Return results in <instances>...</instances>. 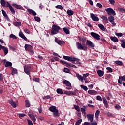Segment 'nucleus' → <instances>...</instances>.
<instances>
[{"instance_id": "27", "label": "nucleus", "mask_w": 125, "mask_h": 125, "mask_svg": "<svg viewBox=\"0 0 125 125\" xmlns=\"http://www.w3.org/2000/svg\"><path fill=\"white\" fill-rule=\"evenodd\" d=\"M121 42H122L121 46L122 47V48H125V39L124 40H120Z\"/></svg>"}, {"instance_id": "47", "label": "nucleus", "mask_w": 125, "mask_h": 125, "mask_svg": "<svg viewBox=\"0 0 125 125\" xmlns=\"http://www.w3.org/2000/svg\"><path fill=\"white\" fill-rule=\"evenodd\" d=\"M89 76V73H87L86 74H83V79H86L87 77Z\"/></svg>"}, {"instance_id": "34", "label": "nucleus", "mask_w": 125, "mask_h": 125, "mask_svg": "<svg viewBox=\"0 0 125 125\" xmlns=\"http://www.w3.org/2000/svg\"><path fill=\"white\" fill-rule=\"evenodd\" d=\"M99 114H100V111L99 110H97L95 112V118L96 119H98L99 116Z\"/></svg>"}, {"instance_id": "32", "label": "nucleus", "mask_w": 125, "mask_h": 125, "mask_svg": "<svg viewBox=\"0 0 125 125\" xmlns=\"http://www.w3.org/2000/svg\"><path fill=\"white\" fill-rule=\"evenodd\" d=\"M67 14L69 15V16H72V15L74 14V11L71 10H67Z\"/></svg>"}, {"instance_id": "12", "label": "nucleus", "mask_w": 125, "mask_h": 125, "mask_svg": "<svg viewBox=\"0 0 125 125\" xmlns=\"http://www.w3.org/2000/svg\"><path fill=\"white\" fill-rule=\"evenodd\" d=\"M55 42L58 43V44H59V45H62V44H65V42H64L63 41H61L57 38H55Z\"/></svg>"}, {"instance_id": "28", "label": "nucleus", "mask_w": 125, "mask_h": 125, "mask_svg": "<svg viewBox=\"0 0 125 125\" xmlns=\"http://www.w3.org/2000/svg\"><path fill=\"white\" fill-rule=\"evenodd\" d=\"M63 31L65 33L66 35H69L70 34V30L68 29L67 27H64L63 28Z\"/></svg>"}, {"instance_id": "51", "label": "nucleus", "mask_w": 125, "mask_h": 125, "mask_svg": "<svg viewBox=\"0 0 125 125\" xmlns=\"http://www.w3.org/2000/svg\"><path fill=\"white\" fill-rule=\"evenodd\" d=\"M10 38L13 39V40H16L17 39V37H16V36L14 35V34H11L10 35Z\"/></svg>"}, {"instance_id": "2", "label": "nucleus", "mask_w": 125, "mask_h": 125, "mask_svg": "<svg viewBox=\"0 0 125 125\" xmlns=\"http://www.w3.org/2000/svg\"><path fill=\"white\" fill-rule=\"evenodd\" d=\"M49 110L50 112H52V113H53L54 118H56L57 117H59V116H60V114L59 113L58 109H56V106H50L49 108Z\"/></svg>"}, {"instance_id": "40", "label": "nucleus", "mask_w": 125, "mask_h": 125, "mask_svg": "<svg viewBox=\"0 0 125 125\" xmlns=\"http://www.w3.org/2000/svg\"><path fill=\"white\" fill-rule=\"evenodd\" d=\"M25 102H26V107H30V105H31V104L30 103V101H29L28 100H26L25 101Z\"/></svg>"}, {"instance_id": "11", "label": "nucleus", "mask_w": 125, "mask_h": 125, "mask_svg": "<svg viewBox=\"0 0 125 125\" xmlns=\"http://www.w3.org/2000/svg\"><path fill=\"white\" fill-rule=\"evenodd\" d=\"M86 46H89L90 47L93 48L95 45L90 40H86Z\"/></svg>"}, {"instance_id": "50", "label": "nucleus", "mask_w": 125, "mask_h": 125, "mask_svg": "<svg viewBox=\"0 0 125 125\" xmlns=\"http://www.w3.org/2000/svg\"><path fill=\"white\" fill-rule=\"evenodd\" d=\"M74 107L77 112H80V107L78 105H74Z\"/></svg>"}, {"instance_id": "22", "label": "nucleus", "mask_w": 125, "mask_h": 125, "mask_svg": "<svg viewBox=\"0 0 125 125\" xmlns=\"http://www.w3.org/2000/svg\"><path fill=\"white\" fill-rule=\"evenodd\" d=\"M88 93L91 95H96V94H97V91L94 90H90L88 91Z\"/></svg>"}, {"instance_id": "3", "label": "nucleus", "mask_w": 125, "mask_h": 125, "mask_svg": "<svg viewBox=\"0 0 125 125\" xmlns=\"http://www.w3.org/2000/svg\"><path fill=\"white\" fill-rule=\"evenodd\" d=\"M61 29V28L59 26L53 24L51 31V35H56L59 33V30Z\"/></svg>"}, {"instance_id": "43", "label": "nucleus", "mask_w": 125, "mask_h": 125, "mask_svg": "<svg viewBox=\"0 0 125 125\" xmlns=\"http://www.w3.org/2000/svg\"><path fill=\"white\" fill-rule=\"evenodd\" d=\"M82 119H79V120H78L76 123H75V125H81V123H82Z\"/></svg>"}, {"instance_id": "49", "label": "nucleus", "mask_w": 125, "mask_h": 125, "mask_svg": "<svg viewBox=\"0 0 125 125\" xmlns=\"http://www.w3.org/2000/svg\"><path fill=\"white\" fill-rule=\"evenodd\" d=\"M24 32H25L26 34H28V35H30V34H31V31H30V30L27 28L24 29Z\"/></svg>"}, {"instance_id": "16", "label": "nucleus", "mask_w": 125, "mask_h": 125, "mask_svg": "<svg viewBox=\"0 0 125 125\" xmlns=\"http://www.w3.org/2000/svg\"><path fill=\"white\" fill-rule=\"evenodd\" d=\"M121 81H124V82H125V75H124L123 76H119V79L118 80V83L120 84H122V83L121 82Z\"/></svg>"}, {"instance_id": "54", "label": "nucleus", "mask_w": 125, "mask_h": 125, "mask_svg": "<svg viewBox=\"0 0 125 125\" xmlns=\"http://www.w3.org/2000/svg\"><path fill=\"white\" fill-rule=\"evenodd\" d=\"M116 36H117V37H123V33H118V32H115V33Z\"/></svg>"}, {"instance_id": "24", "label": "nucleus", "mask_w": 125, "mask_h": 125, "mask_svg": "<svg viewBox=\"0 0 125 125\" xmlns=\"http://www.w3.org/2000/svg\"><path fill=\"white\" fill-rule=\"evenodd\" d=\"M98 26L99 27V28H100L101 31H103V32H105V31H106L105 27H104V25H103V24H99L98 25Z\"/></svg>"}, {"instance_id": "26", "label": "nucleus", "mask_w": 125, "mask_h": 125, "mask_svg": "<svg viewBox=\"0 0 125 125\" xmlns=\"http://www.w3.org/2000/svg\"><path fill=\"white\" fill-rule=\"evenodd\" d=\"M2 50H3L5 55H6V54L8 53V48H7L5 46L3 47Z\"/></svg>"}, {"instance_id": "48", "label": "nucleus", "mask_w": 125, "mask_h": 125, "mask_svg": "<svg viewBox=\"0 0 125 125\" xmlns=\"http://www.w3.org/2000/svg\"><path fill=\"white\" fill-rule=\"evenodd\" d=\"M18 115L19 118H20V119H22V118H23V117H26V115L25 114L20 113Z\"/></svg>"}, {"instance_id": "14", "label": "nucleus", "mask_w": 125, "mask_h": 125, "mask_svg": "<svg viewBox=\"0 0 125 125\" xmlns=\"http://www.w3.org/2000/svg\"><path fill=\"white\" fill-rule=\"evenodd\" d=\"M1 11L5 19H6L7 21H10V19L8 17V15H7V14H6V12H5V11H4V10L3 9H2Z\"/></svg>"}, {"instance_id": "25", "label": "nucleus", "mask_w": 125, "mask_h": 125, "mask_svg": "<svg viewBox=\"0 0 125 125\" xmlns=\"http://www.w3.org/2000/svg\"><path fill=\"white\" fill-rule=\"evenodd\" d=\"M110 40H111V41H112L113 42H118V38L116 37H110Z\"/></svg>"}, {"instance_id": "4", "label": "nucleus", "mask_w": 125, "mask_h": 125, "mask_svg": "<svg viewBox=\"0 0 125 125\" xmlns=\"http://www.w3.org/2000/svg\"><path fill=\"white\" fill-rule=\"evenodd\" d=\"M24 70L25 74L28 75L29 77H31V71H32L33 67L30 65H28L27 66H25Z\"/></svg>"}, {"instance_id": "41", "label": "nucleus", "mask_w": 125, "mask_h": 125, "mask_svg": "<svg viewBox=\"0 0 125 125\" xmlns=\"http://www.w3.org/2000/svg\"><path fill=\"white\" fill-rule=\"evenodd\" d=\"M55 8H57V9H61V10H62V9H64V7H63L62 5H58L56 6Z\"/></svg>"}, {"instance_id": "35", "label": "nucleus", "mask_w": 125, "mask_h": 125, "mask_svg": "<svg viewBox=\"0 0 125 125\" xmlns=\"http://www.w3.org/2000/svg\"><path fill=\"white\" fill-rule=\"evenodd\" d=\"M115 63L117 65H118V66H122V65H123V62L121 61H116Z\"/></svg>"}, {"instance_id": "42", "label": "nucleus", "mask_w": 125, "mask_h": 125, "mask_svg": "<svg viewBox=\"0 0 125 125\" xmlns=\"http://www.w3.org/2000/svg\"><path fill=\"white\" fill-rule=\"evenodd\" d=\"M112 77L113 76H112L111 74H107L105 76V79H106V80H110V79H111Z\"/></svg>"}, {"instance_id": "56", "label": "nucleus", "mask_w": 125, "mask_h": 125, "mask_svg": "<svg viewBox=\"0 0 125 125\" xmlns=\"http://www.w3.org/2000/svg\"><path fill=\"white\" fill-rule=\"evenodd\" d=\"M107 115L108 117H110L111 118H113V117H114V114H112L111 112H108L107 113Z\"/></svg>"}, {"instance_id": "19", "label": "nucleus", "mask_w": 125, "mask_h": 125, "mask_svg": "<svg viewBox=\"0 0 125 125\" xmlns=\"http://www.w3.org/2000/svg\"><path fill=\"white\" fill-rule=\"evenodd\" d=\"M9 103L10 104V105H11L13 108H16V103H15L14 101L10 100L9 101Z\"/></svg>"}, {"instance_id": "45", "label": "nucleus", "mask_w": 125, "mask_h": 125, "mask_svg": "<svg viewBox=\"0 0 125 125\" xmlns=\"http://www.w3.org/2000/svg\"><path fill=\"white\" fill-rule=\"evenodd\" d=\"M34 20L37 22H40V21H41V18H40V17H37V16L34 17Z\"/></svg>"}, {"instance_id": "36", "label": "nucleus", "mask_w": 125, "mask_h": 125, "mask_svg": "<svg viewBox=\"0 0 125 125\" xmlns=\"http://www.w3.org/2000/svg\"><path fill=\"white\" fill-rule=\"evenodd\" d=\"M81 111L82 114L84 112H86V106H83V107L81 108Z\"/></svg>"}, {"instance_id": "33", "label": "nucleus", "mask_w": 125, "mask_h": 125, "mask_svg": "<svg viewBox=\"0 0 125 125\" xmlns=\"http://www.w3.org/2000/svg\"><path fill=\"white\" fill-rule=\"evenodd\" d=\"M0 3H1V5L3 6V7H5V4H6V2H5L4 0H1Z\"/></svg>"}, {"instance_id": "1", "label": "nucleus", "mask_w": 125, "mask_h": 125, "mask_svg": "<svg viewBox=\"0 0 125 125\" xmlns=\"http://www.w3.org/2000/svg\"><path fill=\"white\" fill-rule=\"evenodd\" d=\"M80 41H81L82 42V44L77 42H76V46L78 49L79 50H84V51H86L87 50V46L85 44V42H86V38L85 37H83L81 38Z\"/></svg>"}, {"instance_id": "61", "label": "nucleus", "mask_w": 125, "mask_h": 125, "mask_svg": "<svg viewBox=\"0 0 125 125\" xmlns=\"http://www.w3.org/2000/svg\"><path fill=\"white\" fill-rule=\"evenodd\" d=\"M110 4L114 5L115 4V0H108Z\"/></svg>"}, {"instance_id": "55", "label": "nucleus", "mask_w": 125, "mask_h": 125, "mask_svg": "<svg viewBox=\"0 0 125 125\" xmlns=\"http://www.w3.org/2000/svg\"><path fill=\"white\" fill-rule=\"evenodd\" d=\"M77 115L78 117V119H81V118H82V113H81V112H78V113H77Z\"/></svg>"}, {"instance_id": "17", "label": "nucleus", "mask_w": 125, "mask_h": 125, "mask_svg": "<svg viewBox=\"0 0 125 125\" xmlns=\"http://www.w3.org/2000/svg\"><path fill=\"white\" fill-rule=\"evenodd\" d=\"M12 6H13V7H15V8H17V9H24V8L22 6L20 5H17L15 3L13 4Z\"/></svg>"}, {"instance_id": "59", "label": "nucleus", "mask_w": 125, "mask_h": 125, "mask_svg": "<svg viewBox=\"0 0 125 125\" xmlns=\"http://www.w3.org/2000/svg\"><path fill=\"white\" fill-rule=\"evenodd\" d=\"M103 102L104 104H106L108 103V101L105 98H103Z\"/></svg>"}, {"instance_id": "44", "label": "nucleus", "mask_w": 125, "mask_h": 125, "mask_svg": "<svg viewBox=\"0 0 125 125\" xmlns=\"http://www.w3.org/2000/svg\"><path fill=\"white\" fill-rule=\"evenodd\" d=\"M15 74H17V69L13 68L11 73V75H15Z\"/></svg>"}, {"instance_id": "6", "label": "nucleus", "mask_w": 125, "mask_h": 125, "mask_svg": "<svg viewBox=\"0 0 125 125\" xmlns=\"http://www.w3.org/2000/svg\"><path fill=\"white\" fill-rule=\"evenodd\" d=\"M108 15H116V12L112 8H108L105 9Z\"/></svg>"}, {"instance_id": "21", "label": "nucleus", "mask_w": 125, "mask_h": 125, "mask_svg": "<svg viewBox=\"0 0 125 125\" xmlns=\"http://www.w3.org/2000/svg\"><path fill=\"white\" fill-rule=\"evenodd\" d=\"M24 47H25V50H28V51L32 50V49L33 48V47L32 46V45H29L28 44H26L25 45Z\"/></svg>"}, {"instance_id": "63", "label": "nucleus", "mask_w": 125, "mask_h": 125, "mask_svg": "<svg viewBox=\"0 0 125 125\" xmlns=\"http://www.w3.org/2000/svg\"><path fill=\"white\" fill-rule=\"evenodd\" d=\"M101 18L102 19H104V20H105V21H106V20H108V17L105 16H102L101 17Z\"/></svg>"}, {"instance_id": "7", "label": "nucleus", "mask_w": 125, "mask_h": 125, "mask_svg": "<svg viewBox=\"0 0 125 125\" xmlns=\"http://www.w3.org/2000/svg\"><path fill=\"white\" fill-rule=\"evenodd\" d=\"M2 62H3V65H4L5 68H6L7 67H11V66H12V63H11V62H10L9 61L6 62V59H4L2 61Z\"/></svg>"}, {"instance_id": "60", "label": "nucleus", "mask_w": 125, "mask_h": 125, "mask_svg": "<svg viewBox=\"0 0 125 125\" xmlns=\"http://www.w3.org/2000/svg\"><path fill=\"white\" fill-rule=\"evenodd\" d=\"M115 108L116 110H120L121 109V106H120L119 104H117V105H115Z\"/></svg>"}, {"instance_id": "10", "label": "nucleus", "mask_w": 125, "mask_h": 125, "mask_svg": "<svg viewBox=\"0 0 125 125\" xmlns=\"http://www.w3.org/2000/svg\"><path fill=\"white\" fill-rule=\"evenodd\" d=\"M86 117L87 118L88 121H90V123H92V122H93L94 115L92 114H87Z\"/></svg>"}, {"instance_id": "58", "label": "nucleus", "mask_w": 125, "mask_h": 125, "mask_svg": "<svg viewBox=\"0 0 125 125\" xmlns=\"http://www.w3.org/2000/svg\"><path fill=\"white\" fill-rule=\"evenodd\" d=\"M76 60H77V58L70 56V61H76Z\"/></svg>"}, {"instance_id": "46", "label": "nucleus", "mask_w": 125, "mask_h": 125, "mask_svg": "<svg viewBox=\"0 0 125 125\" xmlns=\"http://www.w3.org/2000/svg\"><path fill=\"white\" fill-rule=\"evenodd\" d=\"M63 72L64 73H70V72H71V71L70 70V69H69L67 68H64V69H63Z\"/></svg>"}, {"instance_id": "52", "label": "nucleus", "mask_w": 125, "mask_h": 125, "mask_svg": "<svg viewBox=\"0 0 125 125\" xmlns=\"http://www.w3.org/2000/svg\"><path fill=\"white\" fill-rule=\"evenodd\" d=\"M76 76L77 79H78V80H79V81H80V80H81L82 78H83V77H82V76H81V75L78 74V73H76Z\"/></svg>"}, {"instance_id": "23", "label": "nucleus", "mask_w": 125, "mask_h": 125, "mask_svg": "<svg viewBox=\"0 0 125 125\" xmlns=\"http://www.w3.org/2000/svg\"><path fill=\"white\" fill-rule=\"evenodd\" d=\"M97 73L99 77H103V75H104V71L101 70H98Z\"/></svg>"}, {"instance_id": "18", "label": "nucleus", "mask_w": 125, "mask_h": 125, "mask_svg": "<svg viewBox=\"0 0 125 125\" xmlns=\"http://www.w3.org/2000/svg\"><path fill=\"white\" fill-rule=\"evenodd\" d=\"M60 63L62 64V65H66L67 68H69V66H71L70 65V63H68V62H66V61L61 60L60 61Z\"/></svg>"}, {"instance_id": "15", "label": "nucleus", "mask_w": 125, "mask_h": 125, "mask_svg": "<svg viewBox=\"0 0 125 125\" xmlns=\"http://www.w3.org/2000/svg\"><path fill=\"white\" fill-rule=\"evenodd\" d=\"M19 37H20V38H21V39L24 40V41H27V40H28V39H27V37L25 36V35H24V33H23V32H22L21 31L19 32Z\"/></svg>"}, {"instance_id": "30", "label": "nucleus", "mask_w": 125, "mask_h": 125, "mask_svg": "<svg viewBox=\"0 0 125 125\" xmlns=\"http://www.w3.org/2000/svg\"><path fill=\"white\" fill-rule=\"evenodd\" d=\"M29 117L31 118V119L33 121V122H36V118L35 117V116L33 114H29Z\"/></svg>"}, {"instance_id": "29", "label": "nucleus", "mask_w": 125, "mask_h": 125, "mask_svg": "<svg viewBox=\"0 0 125 125\" xmlns=\"http://www.w3.org/2000/svg\"><path fill=\"white\" fill-rule=\"evenodd\" d=\"M57 93L58 94H63L64 93V92L63 91V90L60 88H58L56 90Z\"/></svg>"}, {"instance_id": "5", "label": "nucleus", "mask_w": 125, "mask_h": 125, "mask_svg": "<svg viewBox=\"0 0 125 125\" xmlns=\"http://www.w3.org/2000/svg\"><path fill=\"white\" fill-rule=\"evenodd\" d=\"M63 84H65L66 86H68L66 87V89L70 90V89H72L73 87H72V84H71V83L67 80H64L63 82Z\"/></svg>"}, {"instance_id": "13", "label": "nucleus", "mask_w": 125, "mask_h": 125, "mask_svg": "<svg viewBox=\"0 0 125 125\" xmlns=\"http://www.w3.org/2000/svg\"><path fill=\"white\" fill-rule=\"evenodd\" d=\"M90 15H91V18H92L93 21H95V22H97L99 21V18H98V17L96 16V15H94V14L91 13Z\"/></svg>"}, {"instance_id": "53", "label": "nucleus", "mask_w": 125, "mask_h": 125, "mask_svg": "<svg viewBox=\"0 0 125 125\" xmlns=\"http://www.w3.org/2000/svg\"><path fill=\"white\" fill-rule=\"evenodd\" d=\"M33 81H34V82H36V83H39L40 82V78H33Z\"/></svg>"}, {"instance_id": "38", "label": "nucleus", "mask_w": 125, "mask_h": 125, "mask_svg": "<svg viewBox=\"0 0 125 125\" xmlns=\"http://www.w3.org/2000/svg\"><path fill=\"white\" fill-rule=\"evenodd\" d=\"M14 25L16 27H21V22H14Z\"/></svg>"}, {"instance_id": "39", "label": "nucleus", "mask_w": 125, "mask_h": 125, "mask_svg": "<svg viewBox=\"0 0 125 125\" xmlns=\"http://www.w3.org/2000/svg\"><path fill=\"white\" fill-rule=\"evenodd\" d=\"M11 12L12 13V14L14 15L15 14V10H14V8L12 7V6H11L10 8H9Z\"/></svg>"}, {"instance_id": "62", "label": "nucleus", "mask_w": 125, "mask_h": 125, "mask_svg": "<svg viewBox=\"0 0 125 125\" xmlns=\"http://www.w3.org/2000/svg\"><path fill=\"white\" fill-rule=\"evenodd\" d=\"M38 110L39 114H42V107H39L38 108Z\"/></svg>"}, {"instance_id": "9", "label": "nucleus", "mask_w": 125, "mask_h": 125, "mask_svg": "<svg viewBox=\"0 0 125 125\" xmlns=\"http://www.w3.org/2000/svg\"><path fill=\"white\" fill-rule=\"evenodd\" d=\"M91 36H92L94 38V39L97 40V41H100V35L98 34L97 33L91 32Z\"/></svg>"}, {"instance_id": "64", "label": "nucleus", "mask_w": 125, "mask_h": 125, "mask_svg": "<svg viewBox=\"0 0 125 125\" xmlns=\"http://www.w3.org/2000/svg\"><path fill=\"white\" fill-rule=\"evenodd\" d=\"M90 125H97V122L96 121L90 122Z\"/></svg>"}, {"instance_id": "37", "label": "nucleus", "mask_w": 125, "mask_h": 125, "mask_svg": "<svg viewBox=\"0 0 125 125\" xmlns=\"http://www.w3.org/2000/svg\"><path fill=\"white\" fill-rule=\"evenodd\" d=\"M63 59H65V60H67L68 61H71V57L70 56H63Z\"/></svg>"}, {"instance_id": "20", "label": "nucleus", "mask_w": 125, "mask_h": 125, "mask_svg": "<svg viewBox=\"0 0 125 125\" xmlns=\"http://www.w3.org/2000/svg\"><path fill=\"white\" fill-rule=\"evenodd\" d=\"M27 11L29 12V14H32L33 16H36V15H37V13H36L33 9L28 8Z\"/></svg>"}, {"instance_id": "8", "label": "nucleus", "mask_w": 125, "mask_h": 125, "mask_svg": "<svg viewBox=\"0 0 125 125\" xmlns=\"http://www.w3.org/2000/svg\"><path fill=\"white\" fill-rule=\"evenodd\" d=\"M108 20L112 25V27H115L116 26V23H115V21H114V20H115V18L114 16L111 15L109 17H108Z\"/></svg>"}, {"instance_id": "31", "label": "nucleus", "mask_w": 125, "mask_h": 125, "mask_svg": "<svg viewBox=\"0 0 125 125\" xmlns=\"http://www.w3.org/2000/svg\"><path fill=\"white\" fill-rule=\"evenodd\" d=\"M80 87L82 88V89H83L85 91H87L88 88H87V86L85 85H81Z\"/></svg>"}, {"instance_id": "57", "label": "nucleus", "mask_w": 125, "mask_h": 125, "mask_svg": "<svg viewBox=\"0 0 125 125\" xmlns=\"http://www.w3.org/2000/svg\"><path fill=\"white\" fill-rule=\"evenodd\" d=\"M106 70L108 71L109 73H113V69L111 67H107Z\"/></svg>"}]
</instances>
